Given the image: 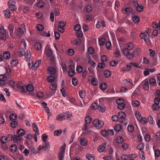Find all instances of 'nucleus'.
Instances as JSON below:
<instances>
[{
  "instance_id": "1",
  "label": "nucleus",
  "mask_w": 160,
  "mask_h": 160,
  "mask_svg": "<svg viewBox=\"0 0 160 160\" xmlns=\"http://www.w3.org/2000/svg\"><path fill=\"white\" fill-rule=\"evenodd\" d=\"M134 46L133 43L130 42L127 44L126 48H121L122 53L128 59H132L134 57V53L133 52H130V51L133 49Z\"/></svg>"
},
{
  "instance_id": "2",
  "label": "nucleus",
  "mask_w": 160,
  "mask_h": 160,
  "mask_svg": "<svg viewBox=\"0 0 160 160\" xmlns=\"http://www.w3.org/2000/svg\"><path fill=\"white\" fill-rule=\"evenodd\" d=\"M93 126L97 129L101 128L104 125L103 121L96 119L93 121Z\"/></svg>"
},
{
  "instance_id": "3",
  "label": "nucleus",
  "mask_w": 160,
  "mask_h": 160,
  "mask_svg": "<svg viewBox=\"0 0 160 160\" xmlns=\"http://www.w3.org/2000/svg\"><path fill=\"white\" fill-rule=\"evenodd\" d=\"M116 102L118 105V109L121 110L125 108V105L124 103V101L121 98L118 99L116 100Z\"/></svg>"
},
{
  "instance_id": "4",
  "label": "nucleus",
  "mask_w": 160,
  "mask_h": 160,
  "mask_svg": "<svg viewBox=\"0 0 160 160\" xmlns=\"http://www.w3.org/2000/svg\"><path fill=\"white\" fill-rule=\"evenodd\" d=\"M6 30L3 27L0 28V38L3 40H5L7 38Z\"/></svg>"
},
{
  "instance_id": "5",
  "label": "nucleus",
  "mask_w": 160,
  "mask_h": 160,
  "mask_svg": "<svg viewBox=\"0 0 160 160\" xmlns=\"http://www.w3.org/2000/svg\"><path fill=\"white\" fill-rule=\"evenodd\" d=\"M50 88L52 91L51 92L52 95L54 94L56 92L57 88V85L56 82H54L51 83L50 86Z\"/></svg>"
},
{
  "instance_id": "6",
  "label": "nucleus",
  "mask_w": 160,
  "mask_h": 160,
  "mask_svg": "<svg viewBox=\"0 0 160 160\" xmlns=\"http://www.w3.org/2000/svg\"><path fill=\"white\" fill-rule=\"evenodd\" d=\"M140 37L144 40L150 39V36L148 32H142L140 35Z\"/></svg>"
},
{
  "instance_id": "7",
  "label": "nucleus",
  "mask_w": 160,
  "mask_h": 160,
  "mask_svg": "<svg viewBox=\"0 0 160 160\" xmlns=\"http://www.w3.org/2000/svg\"><path fill=\"white\" fill-rule=\"evenodd\" d=\"M122 11L123 13L129 14L132 12V9L130 7H123L122 9Z\"/></svg>"
},
{
  "instance_id": "8",
  "label": "nucleus",
  "mask_w": 160,
  "mask_h": 160,
  "mask_svg": "<svg viewBox=\"0 0 160 160\" xmlns=\"http://www.w3.org/2000/svg\"><path fill=\"white\" fill-rule=\"evenodd\" d=\"M8 27L10 32V35L11 37H13V31L14 28V25L12 23L9 24Z\"/></svg>"
},
{
  "instance_id": "9",
  "label": "nucleus",
  "mask_w": 160,
  "mask_h": 160,
  "mask_svg": "<svg viewBox=\"0 0 160 160\" xmlns=\"http://www.w3.org/2000/svg\"><path fill=\"white\" fill-rule=\"evenodd\" d=\"M70 70L68 72V74L69 77H73L74 74L75 72L72 69V67L71 65H70L68 66Z\"/></svg>"
},
{
  "instance_id": "10",
  "label": "nucleus",
  "mask_w": 160,
  "mask_h": 160,
  "mask_svg": "<svg viewBox=\"0 0 160 160\" xmlns=\"http://www.w3.org/2000/svg\"><path fill=\"white\" fill-rule=\"evenodd\" d=\"M123 83L124 84L127 86H129L131 85V86H132L134 85L133 82H132V80L129 79H126L123 80Z\"/></svg>"
},
{
  "instance_id": "11",
  "label": "nucleus",
  "mask_w": 160,
  "mask_h": 160,
  "mask_svg": "<svg viewBox=\"0 0 160 160\" xmlns=\"http://www.w3.org/2000/svg\"><path fill=\"white\" fill-rule=\"evenodd\" d=\"M42 147L41 146V148L44 150H46L48 149L50 147V144L49 142L48 141L43 142V146Z\"/></svg>"
},
{
  "instance_id": "12",
  "label": "nucleus",
  "mask_w": 160,
  "mask_h": 160,
  "mask_svg": "<svg viewBox=\"0 0 160 160\" xmlns=\"http://www.w3.org/2000/svg\"><path fill=\"white\" fill-rule=\"evenodd\" d=\"M55 79L56 78L54 76L49 75L47 77V81L50 83H52L54 82H56Z\"/></svg>"
},
{
  "instance_id": "13",
  "label": "nucleus",
  "mask_w": 160,
  "mask_h": 160,
  "mask_svg": "<svg viewBox=\"0 0 160 160\" xmlns=\"http://www.w3.org/2000/svg\"><path fill=\"white\" fill-rule=\"evenodd\" d=\"M134 3H135V6H136L137 4V6H136V9L139 12H142L143 9H144V7L142 5H139L138 3L137 2H134Z\"/></svg>"
},
{
  "instance_id": "14",
  "label": "nucleus",
  "mask_w": 160,
  "mask_h": 160,
  "mask_svg": "<svg viewBox=\"0 0 160 160\" xmlns=\"http://www.w3.org/2000/svg\"><path fill=\"white\" fill-rule=\"evenodd\" d=\"M6 79V76L5 74L0 75V85L1 86H3L4 84V83L2 82L1 81H5Z\"/></svg>"
},
{
  "instance_id": "15",
  "label": "nucleus",
  "mask_w": 160,
  "mask_h": 160,
  "mask_svg": "<svg viewBox=\"0 0 160 160\" xmlns=\"http://www.w3.org/2000/svg\"><path fill=\"white\" fill-rule=\"evenodd\" d=\"M45 3L42 1H39L38 2H36L34 6H38L40 8H42L44 7L45 5Z\"/></svg>"
},
{
  "instance_id": "16",
  "label": "nucleus",
  "mask_w": 160,
  "mask_h": 160,
  "mask_svg": "<svg viewBox=\"0 0 160 160\" xmlns=\"http://www.w3.org/2000/svg\"><path fill=\"white\" fill-rule=\"evenodd\" d=\"M47 71L50 74H54L56 73L55 69L52 67H50L48 68Z\"/></svg>"
},
{
  "instance_id": "17",
  "label": "nucleus",
  "mask_w": 160,
  "mask_h": 160,
  "mask_svg": "<svg viewBox=\"0 0 160 160\" xmlns=\"http://www.w3.org/2000/svg\"><path fill=\"white\" fill-rule=\"evenodd\" d=\"M24 32L20 28H18L17 29H15V33L17 36H21L22 35Z\"/></svg>"
},
{
  "instance_id": "18",
  "label": "nucleus",
  "mask_w": 160,
  "mask_h": 160,
  "mask_svg": "<svg viewBox=\"0 0 160 160\" xmlns=\"http://www.w3.org/2000/svg\"><path fill=\"white\" fill-rule=\"evenodd\" d=\"M98 109L100 111V112H104L106 108L105 106L102 104H100L98 106Z\"/></svg>"
},
{
  "instance_id": "19",
  "label": "nucleus",
  "mask_w": 160,
  "mask_h": 160,
  "mask_svg": "<svg viewBox=\"0 0 160 160\" xmlns=\"http://www.w3.org/2000/svg\"><path fill=\"white\" fill-rule=\"evenodd\" d=\"M45 53L48 57L51 56L52 54V51L50 48H47L45 51Z\"/></svg>"
},
{
  "instance_id": "20",
  "label": "nucleus",
  "mask_w": 160,
  "mask_h": 160,
  "mask_svg": "<svg viewBox=\"0 0 160 160\" xmlns=\"http://www.w3.org/2000/svg\"><path fill=\"white\" fill-rule=\"evenodd\" d=\"M26 61H28L31 56V52L29 50H28L26 53H25L24 55Z\"/></svg>"
},
{
  "instance_id": "21",
  "label": "nucleus",
  "mask_w": 160,
  "mask_h": 160,
  "mask_svg": "<svg viewBox=\"0 0 160 160\" xmlns=\"http://www.w3.org/2000/svg\"><path fill=\"white\" fill-rule=\"evenodd\" d=\"M12 138H13V141L15 143L20 142L21 139V137L18 136H15L13 138H11V140H12Z\"/></svg>"
},
{
  "instance_id": "22",
  "label": "nucleus",
  "mask_w": 160,
  "mask_h": 160,
  "mask_svg": "<svg viewBox=\"0 0 160 160\" xmlns=\"http://www.w3.org/2000/svg\"><path fill=\"white\" fill-rule=\"evenodd\" d=\"M106 144L105 143H102L98 148V151L99 152H103L105 149Z\"/></svg>"
},
{
  "instance_id": "23",
  "label": "nucleus",
  "mask_w": 160,
  "mask_h": 160,
  "mask_svg": "<svg viewBox=\"0 0 160 160\" xmlns=\"http://www.w3.org/2000/svg\"><path fill=\"white\" fill-rule=\"evenodd\" d=\"M10 57V54L9 52L7 51L3 53V57L5 59H9Z\"/></svg>"
},
{
  "instance_id": "24",
  "label": "nucleus",
  "mask_w": 160,
  "mask_h": 160,
  "mask_svg": "<svg viewBox=\"0 0 160 160\" xmlns=\"http://www.w3.org/2000/svg\"><path fill=\"white\" fill-rule=\"evenodd\" d=\"M143 87L146 90H148L149 89V85L148 80H145L144 81Z\"/></svg>"
},
{
  "instance_id": "25",
  "label": "nucleus",
  "mask_w": 160,
  "mask_h": 160,
  "mask_svg": "<svg viewBox=\"0 0 160 160\" xmlns=\"http://www.w3.org/2000/svg\"><path fill=\"white\" fill-rule=\"evenodd\" d=\"M33 86L31 84H29L27 86V91L29 92H32L33 91Z\"/></svg>"
},
{
  "instance_id": "26",
  "label": "nucleus",
  "mask_w": 160,
  "mask_h": 160,
  "mask_svg": "<svg viewBox=\"0 0 160 160\" xmlns=\"http://www.w3.org/2000/svg\"><path fill=\"white\" fill-rule=\"evenodd\" d=\"M92 121V118L89 116L86 117L85 119V123L88 124L90 123Z\"/></svg>"
},
{
  "instance_id": "27",
  "label": "nucleus",
  "mask_w": 160,
  "mask_h": 160,
  "mask_svg": "<svg viewBox=\"0 0 160 160\" xmlns=\"http://www.w3.org/2000/svg\"><path fill=\"white\" fill-rule=\"evenodd\" d=\"M41 62V60H37L34 62V69L36 70L38 67L39 64Z\"/></svg>"
},
{
  "instance_id": "28",
  "label": "nucleus",
  "mask_w": 160,
  "mask_h": 160,
  "mask_svg": "<svg viewBox=\"0 0 160 160\" xmlns=\"http://www.w3.org/2000/svg\"><path fill=\"white\" fill-rule=\"evenodd\" d=\"M117 143L120 144L122 143L123 142V138L121 136L118 137L116 139Z\"/></svg>"
},
{
  "instance_id": "29",
  "label": "nucleus",
  "mask_w": 160,
  "mask_h": 160,
  "mask_svg": "<svg viewBox=\"0 0 160 160\" xmlns=\"http://www.w3.org/2000/svg\"><path fill=\"white\" fill-rule=\"evenodd\" d=\"M48 33H47L46 32L43 31L41 33V35L43 37H49L50 36L49 31H48Z\"/></svg>"
},
{
  "instance_id": "30",
  "label": "nucleus",
  "mask_w": 160,
  "mask_h": 160,
  "mask_svg": "<svg viewBox=\"0 0 160 160\" xmlns=\"http://www.w3.org/2000/svg\"><path fill=\"white\" fill-rule=\"evenodd\" d=\"M25 54L24 50L22 48H20L19 51L18 55L20 57L23 56Z\"/></svg>"
},
{
  "instance_id": "31",
  "label": "nucleus",
  "mask_w": 160,
  "mask_h": 160,
  "mask_svg": "<svg viewBox=\"0 0 160 160\" xmlns=\"http://www.w3.org/2000/svg\"><path fill=\"white\" fill-rule=\"evenodd\" d=\"M34 47L37 50H40L41 48V44L39 42H36L35 43Z\"/></svg>"
},
{
  "instance_id": "32",
  "label": "nucleus",
  "mask_w": 160,
  "mask_h": 160,
  "mask_svg": "<svg viewBox=\"0 0 160 160\" xmlns=\"http://www.w3.org/2000/svg\"><path fill=\"white\" fill-rule=\"evenodd\" d=\"M80 142L82 146H85L87 144L86 139L83 138L80 140Z\"/></svg>"
},
{
  "instance_id": "33",
  "label": "nucleus",
  "mask_w": 160,
  "mask_h": 160,
  "mask_svg": "<svg viewBox=\"0 0 160 160\" xmlns=\"http://www.w3.org/2000/svg\"><path fill=\"white\" fill-rule=\"evenodd\" d=\"M25 133V131L22 129H20L18 131L17 134L18 136H22L24 135Z\"/></svg>"
},
{
  "instance_id": "34",
  "label": "nucleus",
  "mask_w": 160,
  "mask_h": 160,
  "mask_svg": "<svg viewBox=\"0 0 160 160\" xmlns=\"http://www.w3.org/2000/svg\"><path fill=\"white\" fill-rule=\"evenodd\" d=\"M33 129L34 132L36 133V135H39V132L38 130V128L37 127V125L34 123L32 124Z\"/></svg>"
},
{
  "instance_id": "35",
  "label": "nucleus",
  "mask_w": 160,
  "mask_h": 160,
  "mask_svg": "<svg viewBox=\"0 0 160 160\" xmlns=\"http://www.w3.org/2000/svg\"><path fill=\"white\" fill-rule=\"evenodd\" d=\"M118 115L119 118H120L122 119H124L125 118L126 114L124 112H119Z\"/></svg>"
},
{
  "instance_id": "36",
  "label": "nucleus",
  "mask_w": 160,
  "mask_h": 160,
  "mask_svg": "<svg viewBox=\"0 0 160 160\" xmlns=\"http://www.w3.org/2000/svg\"><path fill=\"white\" fill-rule=\"evenodd\" d=\"M17 146L15 144L12 145L10 148V151L12 152H15L17 150Z\"/></svg>"
},
{
  "instance_id": "37",
  "label": "nucleus",
  "mask_w": 160,
  "mask_h": 160,
  "mask_svg": "<svg viewBox=\"0 0 160 160\" xmlns=\"http://www.w3.org/2000/svg\"><path fill=\"white\" fill-rule=\"evenodd\" d=\"M10 12L9 10H6L4 11V16L5 18H9L11 16Z\"/></svg>"
},
{
  "instance_id": "38",
  "label": "nucleus",
  "mask_w": 160,
  "mask_h": 160,
  "mask_svg": "<svg viewBox=\"0 0 160 160\" xmlns=\"http://www.w3.org/2000/svg\"><path fill=\"white\" fill-rule=\"evenodd\" d=\"M104 74L106 78L109 77L111 74V72L108 70H105L104 72Z\"/></svg>"
},
{
  "instance_id": "39",
  "label": "nucleus",
  "mask_w": 160,
  "mask_h": 160,
  "mask_svg": "<svg viewBox=\"0 0 160 160\" xmlns=\"http://www.w3.org/2000/svg\"><path fill=\"white\" fill-rule=\"evenodd\" d=\"M8 139V138L7 137L5 136L2 137L1 138L0 141L2 143L5 144L7 142Z\"/></svg>"
},
{
  "instance_id": "40",
  "label": "nucleus",
  "mask_w": 160,
  "mask_h": 160,
  "mask_svg": "<svg viewBox=\"0 0 160 160\" xmlns=\"http://www.w3.org/2000/svg\"><path fill=\"white\" fill-rule=\"evenodd\" d=\"M86 157L88 160H94L95 159L93 156L90 154H87Z\"/></svg>"
},
{
  "instance_id": "41",
  "label": "nucleus",
  "mask_w": 160,
  "mask_h": 160,
  "mask_svg": "<svg viewBox=\"0 0 160 160\" xmlns=\"http://www.w3.org/2000/svg\"><path fill=\"white\" fill-rule=\"evenodd\" d=\"M149 83L152 86L155 85L156 83L155 79L153 78H151L149 79Z\"/></svg>"
},
{
  "instance_id": "42",
  "label": "nucleus",
  "mask_w": 160,
  "mask_h": 160,
  "mask_svg": "<svg viewBox=\"0 0 160 160\" xmlns=\"http://www.w3.org/2000/svg\"><path fill=\"white\" fill-rule=\"evenodd\" d=\"M133 21L135 23H138L140 20L139 17L137 16H134L132 18Z\"/></svg>"
},
{
  "instance_id": "43",
  "label": "nucleus",
  "mask_w": 160,
  "mask_h": 160,
  "mask_svg": "<svg viewBox=\"0 0 160 160\" xmlns=\"http://www.w3.org/2000/svg\"><path fill=\"white\" fill-rule=\"evenodd\" d=\"M64 153L63 151L62 152H59L58 157L59 160H63V158L64 155Z\"/></svg>"
},
{
  "instance_id": "44",
  "label": "nucleus",
  "mask_w": 160,
  "mask_h": 160,
  "mask_svg": "<svg viewBox=\"0 0 160 160\" xmlns=\"http://www.w3.org/2000/svg\"><path fill=\"white\" fill-rule=\"evenodd\" d=\"M83 70V68L82 66L79 65L76 68V71L79 73H81L82 72Z\"/></svg>"
},
{
  "instance_id": "45",
  "label": "nucleus",
  "mask_w": 160,
  "mask_h": 160,
  "mask_svg": "<svg viewBox=\"0 0 160 160\" xmlns=\"http://www.w3.org/2000/svg\"><path fill=\"white\" fill-rule=\"evenodd\" d=\"M122 129V126L119 124H117L114 127V130L117 132L119 131Z\"/></svg>"
},
{
  "instance_id": "46",
  "label": "nucleus",
  "mask_w": 160,
  "mask_h": 160,
  "mask_svg": "<svg viewBox=\"0 0 160 160\" xmlns=\"http://www.w3.org/2000/svg\"><path fill=\"white\" fill-rule=\"evenodd\" d=\"M62 130L61 129L55 131L54 132V134L55 136H59L61 135L62 133Z\"/></svg>"
},
{
  "instance_id": "47",
  "label": "nucleus",
  "mask_w": 160,
  "mask_h": 160,
  "mask_svg": "<svg viewBox=\"0 0 160 160\" xmlns=\"http://www.w3.org/2000/svg\"><path fill=\"white\" fill-rule=\"evenodd\" d=\"M106 41V39L104 38H102L99 40V44L100 46L103 45Z\"/></svg>"
},
{
  "instance_id": "48",
  "label": "nucleus",
  "mask_w": 160,
  "mask_h": 160,
  "mask_svg": "<svg viewBox=\"0 0 160 160\" xmlns=\"http://www.w3.org/2000/svg\"><path fill=\"white\" fill-rule=\"evenodd\" d=\"M36 0H24L26 3L30 5H32Z\"/></svg>"
},
{
  "instance_id": "49",
  "label": "nucleus",
  "mask_w": 160,
  "mask_h": 160,
  "mask_svg": "<svg viewBox=\"0 0 160 160\" xmlns=\"http://www.w3.org/2000/svg\"><path fill=\"white\" fill-rule=\"evenodd\" d=\"M128 129L129 132H132L134 130L133 126L131 124H129L128 127Z\"/></svg>"
},
{
  "instance_id": "50",
  "label": "nucleus",
  "mask_w": 160,
  "mask_h": 160,
  "mask_svg": "<svg viewBox=\"0 0 160 160\" xmlns=\"http://www.w3.org/2000/svg\"><path fill=\"white\" fill-rule=\"evenodd\" d=\"M10 63L11 66L14 67L18 64V61L16 60H13L11 61Z\"/></svg>"
},
{
  "instance_id": "51",
  "label": "nucleus",
  "mask_w": 160,
  "mask_h": 160,
  "mask_svg": "<svg viewBox=\"0 0 160 160\" xmlns=\"http://www.w3.org/2000/svg\"><path fill=\"white\" fill-rule=\"evenodd\" d=\"M67 53L68 55L72 56L74 53V50L72 49H69L67 51Z\"/></svg>"
},
{
  "instance_id": "52",
  "label": "nucleus",
  "mask_w": 160,
  "mask_h": 160,
  "mask_svg": "<svg viewBox=\"0 0 160 160\" xmlns=\"http://www.w3.org/2000/svg\"><path fill=\"white\" fill-rule=\"evenodd\" d=\"M79 95L80 96V97L82 98H84L85 95V92L84 91H81L79 92Z\"/></svg>"
},
{
  "instance_id": "53",
  "label": "nucleus",
  "mask_w": 160,
  "mask_h": 160,
  "mask_svg": "<svg viewBox=\"0 0 160 160\" xmlns=\"http://www.w3.org/2000/svg\"><path fill=\"white\" fill-rule=\"evenodd\" d=\"M144 147V144L143 143H141L138 145L137 148L138 149L140 150L141 151L143 148Z\"/></svg>"
},
{
  "instance_id": "54",
  "label": "nucleus",
  "mask_w": 160,
  "mask_h": 160,
  "mask_svg": "<svg viewBox=\"0 0 160 160\" xmlns=\"http://www.w3.org/2000/svg\"><path fill=\"white\" fill-rule=\"evenodd\" d=\"M139 156L140 158L142 160H144L145 158L144 157V152L143 151H141V152H139Z\"/></svg>"
},
{
  "instance_id": "55",
  "label": "nucleus",
  "mask_w": 160,
  "mask_h": 160,
  "mask_svg": "<svg viewBox=\"0 0 160 160\" xmlns=\"http://www.w3.org/2000/svg\"><path fill=\"white\" fill-rule=\"evenodd\" d=\"M37 30L39 31H42L44 29L43 26L40 24H38L37 25Z\"/></svg>"
},
{
  "instance_id": "56",
  "label": "nucleus",
  "mask_w": 160,
  "mask_h": 160,
  "mask_svg": "<svg viewBox=\"0 0 160 160\" xmlns=\"http://www.w3.org/2000/svg\"><path fill=\"white\" fill-rule=\"evenodd\" d=\"M139 103V102L137 100L134 101L132 102V105L134 107H138Z\"/></svg>"
},
{
  "instance_id": "57",
  "label": "nucleus",
  "mask_w": 160,
  "mask_h": 160,
  "mask_svg": "<svg viewBox=\"0 0 160 160\" xmlns=\"http://www.w3.org/2000/svg\"><path fill=\"white\" fill-rule=\"evenodd\" d=\"M106 65L103 62L99 63L98 65V67L101 69L103 68Z\"/></svg>"
},
{
  "instance_id": "58",
  "label": "nucleus",
  "mask_w": 160,
  "mask_h": 160,
  "mask_svg": "<svg viewBox=\"0 0 160 160\" xmlns=\"http://www.w3.org/2000/svg\"><path fill=\"white\" fill-rule=\"evenodd\" d=\"M66 22L60 21L58 24V27H61L62 28H64V27L66 25Z\"/></svg>"
},
{
  "instance_id": "59",
  "label": "nucleus",
  "mask_w": 160,
  "mask_h": 160,
  "mask_svg": "<svg viewBox=\"0 0 160 160\" xmlns=\"http://www.w3.org/2000/svg\"><path fill=\"white\" fill-rule=\"evenodd\" d=\"M98 105L96 103L94 102L91 104V107L93 109H96L98 108Z\"/></svg>"
},
{
  "instance_id": "60",
  "label": "nucleus",
  "mask_w": 160,
  "mask_h": 160,
  "mask_svg": "<svg viewBox=\"0 0 160 160\" xmlns=\"http://www.w3.org/2000/svg\"><path fill=\"white\" fill-rule=\"evenodd\" d=\"M11 125L12 128H15L18 125V122L16 121H12L11 122Z\"/></svg>"
},
{
  "instance_id": "61",
  "label": "nucleus",
  "mask_w": 160,
  "mask_h": 160,
  "mask_svg": "<svg viewBox=\"0 0 160 160\" xmlns=\"http://www.w3.org/2000/svg\"><path fill=\"white\" fill-rule=\"evenodd\" d=\"M88 63L93 67H95L97 65L96 63L93 60L88 61Z\"/></svg>"
},
{
  "instance_id": "62",
  "label": "nucleus",
  "mask_w": 160,
  "mask_h": 160,
  "mask_svg": "<svg viewBox=\"0 0 160 160\" xmlns=\"http://www.w3.org/2000/svg\"><path fill=\"white\" fill-rule=\"evenodd\" d=\"M90 128V127L89 125H88V124H87L86 123H85L83 124V127L82 128V129L83 130H86L89 128Z\"/></svg>"
},
{
  "instance_id": "63",
  "label": "nucleus",
  "mask_w": 160,
  "mask_h": 160,
  "mask_svg": "<svg viewBox=\"0 0 160 160\" xmlns=\"http://www.w3.org/2000/svg\"><path fill=\"white\" fill-rule=\"evenodd\" d=\"M81 26L79 24H77L75 25L74 28V30L75 31H78L81 29Z\"/></svg>"
},
{
  "instance_id": "64",
  "label": "nucleus",
  "mask_w": 160,
  "mask_h": 160,
  "mask_svg": "<svg viewBox=\"0 0 160 160\" xmlns=\"http://www.w3.org/2000/svg\"><path fill=\"white\" fill-rule=\"evenodd\" d=\"M17 117L16 114L13 113L11 114L9 117L10 119L11 120H15Z\"/></svg>"
}]
</instances>
